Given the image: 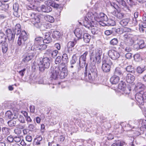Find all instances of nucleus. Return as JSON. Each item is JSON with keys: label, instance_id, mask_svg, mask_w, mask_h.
Here are the masks:
<instances>
[{"label": "nucleus", "instance_id": "1", "mask_svg": "<svg viewBox=\"0 0 146 146\" xmlns=\"http://www.w3.org/2000/svg\"><path fill=\"white\" fill-rule=\"evenodd\" d=\"M37 64L39 71L42 72H44L45 69H48L50 66V60L49 58L47 57L43 58L37 60Z\"/></svg>", "mask_w": 146, "mask_h": 146}, {"label": "nucleus", "instance_id": "2", "mask_svg": "<svg viewBox=\"0 0 146 146\" xmlns=\"http://www.w3.org/2000/svg\"><path fill=\"white\" fill-rule=\"evenodd\" d=\"M102 69L103 71L105 72H109L110 70L111 66L113 64L110 58L106 56L104 57L102 60Z\"/></svg>", "mask_w": 146, "mask_h": 146}, {"label": "nucleus", "instance_id": "3", "mask_svg": "<svg viewBox=\"0 0 146 146\" xmlns=\"http://www.w3.org/2000/svg\"><path fill=\"white\" fill-rule=\"evenodd\" d=\"M102 54V50L97 49L95 50V53L94 52L92 53L90 57V60L95 63L96 62L98 64H99L101 62Z\"/></svg>", "mask_w": 146, "mask_h": 146}, {"label": "nucleus", "instance_id": "4", "mask_svg": "<svg viewBox=\"0 0 146 146\" xmlns=\"http://www.w3.org/2000/svg\"><path fill=\"white\" fill-rule=\"evenodd\" d=\"M27 38L28 36L26 32L25 31H22L18 38L17 45L21 47L25 46Z\"/></svg>", "mask_w": 146, "mask_h": 146}, {"label": "nucleus", "instance_id": "5", "mask_svg": "<svg viewBox=\"0 0 146 146\" xmlns=\"http://www.w3.org/2000/svg\"><path fill=\"white\" fill-rule=\"evenodd\" d=\"M60 71L59 65L56 67H51L50 71V77L54 80L57 79L59 77Z\"/></svg>", "mask_w": 146, "mask_h": 146}, {"label": "nucleus", "instance_id": "6", "mask_svg": "<svg viewBox=\"0 0 146 146\" xmlns=\"http://www.w3.org/2000/svg\"><path fill=\"white\" fill-rule=\"evenodd\" d=\"M135 98L139 104L143 105L144 102H146V91L137 93L135 95Z\"/></svg>", "mask_w": 146, "mask_h": 146}, {"label": "nucleus", "instance_id": "7", "mask_svg": "<svg viewBox=\"0 0 146 146\" xmlns=\"http://www.w3.org/2000/svg\"><path fill=\"white\" fill-rule=\"evenodd\" d=\"M92 13H88L86 17H85L83 21V25L88 29H89L92 26H94L93 21H91V19L93 17L92 16Z\"/></svg>", "mask_w": 146, "mask_h": 146}, {"label": "nucleus", "instance_id": "8", "mask_svg": "<svg viewBox=\"0 0 146 146\" xmlns=\"http://www.w3.org/2000/svg\"><path fill=\"white\" fill-rule=\"evenodd\" d=\"M88 74V78L90 80H93L97 76V70L95 66H90Z\"/></svg>", "mask_w": 146, "mask_h": 146}, {"label": "nucleus", "instance_id": "9", "mask_svg": "<svg viewBox=\"0 0 146 146\" xmlns=\"http://www.w3.org/2000/svg\"><path fill=\"white\" fill-rule=\"evenodd\" d=\"M44 42L42 37H39L35 38L34 45L31 47V50H37L38 47H39Z\"/></svg>", "mask_w": 146, "mask_h": 146}, {"label": "nucleus", "instance_id": "10", "mask_svg": "<svg viewBox=\"0 0 146 146\" xmlns=\"http://www.w3.org/2000/svg\"><path fill=\"white\" fill-rule=\"evenodd\" d=\"M108 54L110 58L114 60H117L120 56L119 53L113 50H109Z\"/></svg>", "mask_w": 146, "mask_h": 146}, {"label": "nucleus", "instance_id": "11", "mask_svg": "<svg viewBox=\"0 0 146 146\" xmlns=\"http://www.w3.org/2000/svg\"><path fill=\"white\" fill-rule=\"evenodd\" d=\"M60 71L59 72V77L61 79H63L65 78L68 74V71L67 69L65 67V66H60Z\"/></svg>", "mask_w": 146, "mask_h": 146}, {"label": "nucleus", "instance_id": "12", "mask_svg": "<svg viewBox=\"0 0 146 146\" xmlns=\"http://www.w3.org/2000/svg\"><path fill=\"white\" fill-rule=\"evenodd\" d=\"M76 43V41H69L67 44V47L65 48L64 52L66 53H70L72 50L73 48Z\"/></svg>", "mask_w": 146, "mask_h": 146}, {"label": "nucleus", "instance_id": "13", "mask_svg": "<svg viewBox=\"0 0 146 146\" xmlns=\"http://www.w3.org/2000/svg\"><path fill=\"white\" fill-rule=\"evenodd\" d=\"M5 34L9 40H14L15 34L13 31L10 29H7L5 31Z\"/></svg>", "mask_w": 146, "mask_h": 146}, {"label": "nucleus", "instance_id": "14", "mask_svg": "<svg viewBox=\"0 0 146 146\" xmlns=\"http://www.w3.org/2000/svg\"><path fill=\"white\" fill-rule=\"evenodd\" d=\"M96 20L98 22H101L103 21H108V18L106 15L103 13H100L97 14Z\"/></svg>", "mask_w": 146, "mask_h": 146}, {"label": "nucleus", "instance_id": "15", "mask_svg": "<svg viewBox=\"0 0 146 146\" xmlns=\"http://www.w3.org/2000/svg\"><path fill=\"white\" fill-rule=\"evenodd\" d=\"M5 116L6 118L9 119H16L18 117V114L12 112L10 111H7L5 113Z\"/></svg>", "mask_w": 146, "mask_h": 146}, {"label": "nucleus", "instance_id": "16", "mask_svg": "<svg viewBox=\"0 0 146 146\" xmlns=\"http://www.w3.org/2000/svg\"><path fill=\"white\" fill-rule=\"evenodd\" d=\"M32 23L37 28H40L41 26L40 19L36 15L31 21Z\"/></svg>", "mask_w": 146, "mask_h": 146}, {"label": "nucleus", "instance_id": "17", "mask_svg": "<svg viewBox=\"0 0 146 146\" xmlns=\"http://www.w3.org/2000/svg\"><path fill=\"white\" fill-rule=\"evenodd\" d=\"M35 54L34 53H29L25 55L23 57L22 61L24 62H27L32 59L34 56Z\"/></svg>", "mask_w": 146, "mask_h": 146}, {"label": "nucleus", "instance_id": "18", "mask_svg": "<svg viewBox=\"0 0 146 146\" xmlns=\"http://www.w3.org/2000/svg\"><path fill=\"white\" fill-rule=\"evenodd\" d=\"M64 53L63 54L62 59L63 62L61 63L60 65V66H65V64L67 63L68 62V57L67 53H66L64 51Z\"/></svg>", "mask_w": 146, "mask_h": 146}, {"label": "nucleus", "instance_id": "19", "mask_svg": "<svg viewBox=\"0 0 146 146\" xmlns=\"http://www.w3.org/2000/svg\"><path fill=\"white\" fill-rule=\"evenodd\" d=\"M44 3L48 6H51L55 8H58L59 6L58 4H56L52 0H48L45 1L44 2Z\"/></svg>", "mask_w": 146, "mask_h": 146}, {"label": "nucleus", "instance_id": "20", "mask_svg": "<svg viewBox=\"0 0 146 146\" xmlns=\"http://www.w3.org/2000/svg\"><path fill=\"white\" fill-rule=\"evenodd\" d=\"M21 25L19 24H17L13 29V32L17 35L20 34L21 32Z\"/></svg>", "mask_w": 146, "mask_h": 146}, {"label": "nucleus", "instance_id": "21", "mask_svg": "<svg viewBox=\"0 0 146 146\" xmlns=\"http://www.w3.org/2000/svg\"><path fill=\"white\" fill-rule=\"evenodd\" d=\"M135 80V77L131 74H127L126 77V80L127 83L130 84L132 83Z\"/></svg>", "mask_w": 146, "mask_h": 146}, {"label": "nucleus", "instance_id": "22", "mask_svg": "<svg viewBox=\"0 0 146 146\" xmlns=\"http://www.w3.org/2000/svg\"><path fill=\"white\" fill-rule=\"evenodd\" d=\"M118 9V11H116L114 10L111 12L112 15L116 17L117 18L119 19H121L124 17V14L119 12Z\"/></svg>", "mask_w": 146, "mask_h": 146}, {"label": "nucleus", "instance_id": "23", "mask_svg": "<svg viewBox=\"0 0 146 146\" xmlns=\"http://www.w3.org/2000/svg\"><path fill=\"white\" fill-rule=\"evenodd\" d=\"M79 56L77 54H73L72 57V59L70 61L71 64H77L79 61Z\"/></svg>", "mask_w": 146, "mask_h": 146}, {"label": "nucleus", "instance_id": "24", "mask_svg": "<svg viewBox=\"0 0 146 146\" xmlns=\"http://www.w3.org/2000/svg\"><path fill=\"white\" fill-rule=\"evenodd\" d=\"M139 124L141 126L140 127L141 130H146V120L143 119H141L139 121Z\"/></svg>", "mask_w": 146, "mask_h": 146}, {"label": "nucleus", "instance_id": "25", "mask_svg": "<svg viewBox=\"0 0 146 146\" xmlns=\"http://www.w3.org/2000/svg\"><path fill=\"white\" fill-rule=\"evenodd\" d=\"M61 36L60 33L58 31H53L52 35L53 38L56 40H59Z\"/></svg>", "mask_w": 146, "mask_h": 146}, {"label": "nucleus", "instance_id": "26", "mask_svg": "<svg viewBox=\"0 0 146 146\" xmlns=\"http://www.w3.org/2000/svg\"><path fill=\"white\" fill-rule=\"evenodd\" d=\"M41 10L44 12L48 13L51 11H52V8L50 6H48L45 5H42L40 7Z\"/></svg>", "mask_w": 146, "mask_h": 146}, {"label": "nucleus", "instance_id": "27", "mask_svg": "<svg viewBox=\"0 0 146 146\" xmlns=\"http://www.w3.org/2000/svg\"><path fill=\"white\" fill-rule=\"evenodd\" d=\"M50 33H45L44 38L43 40L44 43H49L52 40V38L50 36Z\"/></svg>", "mask_w": 146, "mask_h": 146}, {"label": "nucleus", "instance_id": "28", "mask_svg": "<svg viewBox=\"0 0 146 146\" xmlns=\"http://www.w3.org/2000/svg\"><path fill=\"white\" fill-rule=\"evenodd\" d=\"M74 33L78 39H81L82 38V31L80 29L76 28L75 30Z\"/></svg>", "mask_w": 146, "mask_h": 146}, {"label": "nucleus", "instance_id": "29", "mask_svg": "<svg viewBox=\"0 0 146 146\" xmlns=\"http://www.w3.org/2000/svg\"><path fill=\"white\" fill-rule=\"evenodd\" d=\"M91 38V36L86 33H84L82 36L84 41L86 43H88L90 42Z\"/></svg>", "mask_w": 146, "mask_h": 146}, {"label": "nucleus", "instance_id": "30", "mask_svg": "<svg viewBox=\"0 0 146 146\" xmlns=\"http://www.w3.org/2000/svg\"><path fill=\"white\" fill-rule=\"evenodd\" d=\"M120 78L119 76L113 75L110 79V82L113 84H116L119 80Z\"/></svg>", "mask_w": 146, "mask_h": 146}, {"label": "nucleus", "instance_id": "31", "mask_svg": "<svg viewBox=\"0 0 146 146\" xmlns=\"http://www.w3.org/2000/svg\"><path fill=\"white\" fill-rule=\"evenodd\" d=\"M69 68L72 71L76 72H78V63L77 64H71L70 63V65L69 67Z\"/></svg>", "mask_w": 146, "mask_h": 146}, {"label": "nucleus", "instance_id": "32", "mask_svg": "<svg viewBox=\"0 0 146 146\" xmlns=\"http://www.w3.org/2000/svg\"><path fill=\"white\" fill-rule=\"evenodd\" d=\"M123 73L121 69L119 68H116L114 72V75L119 76L120 77H123Z\"/></svg>", "mask_w": 146, "mask_h": 146}, {"label": "nucleus", "instance_id": "33", "mask_svg": "<svg viewBox=\"0 0 146 146\" xmlns=\"http://www.w3.org/2000/svg\"><path fill=\"white\" fill-rule=\"evenodd\" d=\"M130 19L129 18H125L123 19L119 22L120 24L122 26L124 27L128 25L130 22Z\"/></svg>", "mask_w": 146, "mask_h": 146}, {"label": "nucleus", "instance_id": "34", "mask_svg": "<svg viewBox=\"0 0 146 146\" xmlns=\"http://www.w3.org/2000/svg\"><path fill=\"white\" fill-rule=\"evenodd\" d=\"M14 119H11L7 122V124L9 127H12L18 125L17 123V121L15 120Z\"/></svg>", "mask_w": 146, "mask_h": 146}, {"label": "nucleus", "instance_id": "35", "mask_svg": "<svg viewBox=\"0 0 146 146\" xmlns=\"http://www.w3.org/2000/svg\"><path fill=\"white\" fill-rule=\"evenodd\" d=\"M1 130L2 135H4L5 137L9 135L10 133V129L7 127H3L2 128Z\"/></svg>", "mask_w": 146, "mask_h": 146}, {"label": "nucleus", "instance_id": "36", "mask_svg": "<svg viewBox=\"0 0 146 146\" xmlns=\"http://www.w3.org/2000/svg\"><path fill=\"white\" fill-rule=\"evenodd\" d=\"M126 144V143L122 141L117 140L116 142L112 144L111 146H123Z\"/></svg>", "mask_w": 146, "mask_h": 146}, {"label": "nucleus", "instance_id": "37", "mask_svg": "<svg viewBox=\"0 0 146 146\" xmlns=\"http://www.w3.org/2000/svg\"><path fill=\"white\" fill-rule=\"evenodd\" d=\"M125 69L127 72L132 74H135L136 73L134 69L131 65L127 66L125 68Z\"/></svg>", "mask_w": 146, "mask_h": 146}, {"label": "nucleus", "instance_id": "38", "mask_svg": "<svg viewBox=\"0 0 146 146\" xmlns=\"http://www.w3.org/2000/svg\"><path fill=\"white\" fill-rule=\"evenodd\" d=\"M7 38L5 35L3 33H0V43H2L6 42Z\"/></svg>", "mask_w": 146, "mask_h": 146}, {"label": "nucleus", "instance_id": "39", "mask_svg": "<svg viewBox=\"0 0 146 146\" xmlns=\"http://www.w3.org/2000/svg\"><path fill=\"white\" fill-rule=\"evenodd\" d=\"M1 44H2V49L3 52L4 53H5L8 50V44L6 42Z\"/></svg>", "mask_w": 146, "mask_h": 146}, {"label": "nucleus", "instance_id": "40", "mask_svg": "<svg viewBox=\"0 0 146 146\" xmlns=\"http://www.w3.org/2000/svg\"><path fill=\"white\" fill-rule=\"evenodd\" d=\"M146 70L145 66H139L137 68V72L139 74H142Z\"/></svg>", "mask_w": 146, "mask_h": 146}, {"label": "nucleus", "instance_id": "41", "mask_svg": "<svg viewBox=\"0 0 146 146\" xmlns=\"http://www.w3.org/2000/svg\"><path fill=\"white\" fill-rule=\"evenodd\" d=\"M138 46L140 49L145 48H146V44L143 40L139 41L138 43Z\"/></svg>", "mask_w": 146, "mask_h": 146}, {"label": "nucleus", "instance_id": "42", "mask_svg": "<svg viewBox=\"0 0 146 146\" xmlns=\"http://www.w3.org/2000/svg\"><path fill=\"white\" fill-rule=\"evenodd\" d=\"M78 64L80 67L83 68L86 64V60L79 58Z\"/></svg>", "mask_w": 146, "mask_h": 146}, {"label": "nucleus", "instance_id": "43", "mask_svg": "<svg viewBox=\"0 0 146 146\" xmlns=\"http://www.w3.org/2000/svg\"><path fill=\"white\" fill-rule=\"evenodd\" d=\"M112 22V23H108L107 21H105L106 23H104L103 22H102V21L100 22H101L100 24L102 26H113L115 24L114 21L113 20H110Z\"/></svg>", "mask_w": 146, "mask_h": 146}, {"label": "nucleus", "instance_id": "44", "mask_svg": "<svg viewBox=\"0 0 146 146\" xmlns=\"http://www.w3.org/2000/svg\"><path fill=\"white\" fill-rule=\"evenodd\" d=\"M91 28V31L92 34L93 35L97 34L98 33L99 31L97 27L92 26L90 27L89 29Z\"/></svg>", "mask_w": 146, "mask_h": 146}, {"label": "nucleus", "instance_id": "45", "mask_svg": "<svg viewBox=\"0 0 146 146\" xmlns=\"http://www.w3.org/2000/svg\"><path fill=\"white\" fill-rule=\"evenodd\" d=\"M126 87V84L123 82H121L119 83L118 86L119 89L123 91Z\"/></svg>", "mask_w": 146, "mask_h": 146}, {"label": "nucleus", "instance_id": "46", "mask_svg": "<svg viewBox=\"0 0 146 146\" xmlns=\"http://www.w3.org/2000/svg\"><path fill=\"white\" fill-rule=\"evenodd\" d=\"M116 1L121 6V7L122 8H123L124 7L126 6V3L123 0H116Z\"/></svg>", "mask_w": 146, "mask_h": 146}, {"label": "nucleus", "instance_id": "47", "mask_svg": "<svg viewBox=\"0 0 146 146\" xmlns=\"http://www.w3.org/2000/svg\"><path fill=\"white\" fill-rule=\"evenodd\" d=\"M118 42V40L116 38H114L111 40L110 42L111 45L114 46L116 45Z\"/></svg>", "mask_w": 146, "mask_h": 146}, {"label": "nucleus", "instance_id": "48", "mask_svg": "<svg viewBox=\"0 0 146 146\" xmlns=\"http://www.w3.org/2000/svg\"><path fill=\"white\" fill-rule=\"evenodd\" d=\"M46 17L47 21L50 23H53L54 21V19L53 17L50 15H48L46 16Z\"/></svg>", "mask_w": 146, "mask_h": 146}, {"label": "nucleus", "instance_id": "49", "mask_svg": "<svg viewBox=\"0 0 146 146\" xmlns=\"http://www.w3.org/2000/svg\"><path fill=\"white\" fill-rule=\"evenodd\" d=\"M143 84L141 82H137L135 84V89L136 90L140 89L143 87Z\"/></svg>", "mask_w": 146, "mask_h": 146}, {"label": "nucleus", "instance_id": "50", "mask_svg": "<svg viewBox=\"0 0 146 146\" xmlns=\"http://www.w3.org/2000/svg\"><path fill=\"white\" fill-rule=\"evenodd\" d=\"M143 20L144 22L142 25V27L144 28H146V13H145L143 14Z\"/></svg>", "mask_w": 146, "mask_h": 146}, {"label": "nucleus", "instance_id": "51", "mask_svg": "<svg viewBox=\"0 0 146 146\" xmlns=\"http://www.w3.org/2000/svg\"><path fill=\"white\" fill-rule=\"evenodd\" d=\"M88 54V51H86L82 54L80 57H79V58L86 60V56Z\"/></svg>", "mask_w": 146, "mask_h": 146}, {"label": "nucleus", "instance_id": "52", "mask_svg": "<svg viewBox=\"0 0 146 146\" xmlns=\"http://www.w3.org/2000/svg\"><path fill=\"white\" fill-rule=\"evenodd\" d=\"M42 140V138L40 136L38 137L35 139V141L36 145H39L41 143V141Z\"/></svg>", "mask_w": 146, "mask_h": 146}, {"label": "nucleus", "instance_id": "53", "mask_svg": "<svg viewBox=\"0 0 146 146\" xmlns=\"http://www.w3.org/2000/svg\"><path fill=\"white\" fill-rule=\"evenodd\" d=\"M61 61V57L60 56H58L56 58L55 63L56 64H59Z\"/></svg>", "mask_w": 146, "mask_h": 146}, {"label": "nucleus", "instance_id": "54", "mask_svg": "<svg viewBox=\"0 0 146 146\" xmlns=\"http://www.w3.org/2000/svg\"><path fill=\"white\" fill-rule=\"evenodd\" d=\"M18 120L21 123H25V120L24 117L22 115H20L18 118Z\"/></svg>", "mask_w": 146, "mask_h": 146}, {"label": "nucleus", "instance_id": "55", "mask_svg": "<svg viewBox=\"0 0 146 146\" xmlns=\"http://www.w3.org/2000/svg\"><path fill=\"white\" fill-rule=\"evenodd\" d=\"M47 48V45L45 44L42 43V44L40 45L39 47H38L37 50H42L45 49Z\"/></svg>", "mask_w": 146, "mask_h": 146}, {"label": "nucleus", "instance_id": "56", "mask_svg": "<svg viewBox=\"0 0 146 146\" xmlns=\"http://www.w3.org/2000/svg\"><path fill=\"white\" fill-rule=\"evenodd\" d=\"M15 133L17 135H20L22 133V131L19 128H16L14 130Z\"/></svg>", "mask_w": 146, "mask_h": 146}, {"label": "nucleus", "instance_id": "57", "mask_svg": "<svg viewBox=\"0 0 146 146\" xmlns=\"http://www.w3.org/2000/svg\"><path fill=\"white\" fill-rule=\"evenodd\" d=\"M131 91V89L129 87H126L125 89L123 90L124 93L125 94H128L130 93Z\"/></svg>", "mask_w": 146, "mask_h": 146}, {"label": "nucleus", "instance_id": "58", "mask_svg": "<svg viewBox=\"0 0 146 146\" xmlns=\"http://www.w3.org/2000/svg\"><path fill=\"white\" fill-rule=\"evenodd\" d=\"M13 9L14 11H18L19 9V5L17 3H15L13 5Z\"/></svg>", "mask_w": 146, "mask_h": 146}, {"label": "nucleus", "instance_id": "59", "mask_svg": "<svg viewBox=\"0 0 146 146\" xmlns=\"http://www.w3.org/2000/svg\"><path fill=\"white\" fill-rule=\"evenodd\" d=\"M130 24H131L132 26H135L137 24V21L136 19L133 18V19L131 23H130Z\"/></svg>", "mask_w": 146, "mask_h": 146}, {"label": "nucleus", "instance_id": "60", "mask_svg": "<svg viewBox=\"0 0 146 146\" xmlns=\"http://www.w3.org/2000/svg\"><path fill=\"white\" fill-rule=\"evenodd\" d=\"M7 140L8 142L12 143L14 141V137H13L12 136L10 135L7 137Z\"/></svg>", "mask_w": 146, "mask_h": 146}, {"label": "nucleus", "instance_id": "61", "mask_svg": "<svg viewBox=\"0 0 146 146\" xmlns=\"http://www.w3.org/2000/svg\"><path fill=\"white\" fill-rule=\"evenodd\" d=\"M21 140V137L20 136L15 137H14V141L16 142L15 143L20 142Z\"/></svg>", "mask_w": 146, "mask_h": 146}, {"label": "nucleus", "instance_id": "62", "mask_svg": "<svg viewBox=\"0 0 146 146\" xmlns=\"http://www.w3.org/2000/svg\"><path fill=\"white\" fill-rule=\"evenodd\" d=\"M111 6L112 7H113L116 10V11H118V9H119V7L117 4L114 3H111Z\"/></svg>", "mask_w": 146, "mask_h": 146}, {"label": "nucleus", "instance_id": "63", "mask_svg": "<svg viewBox=\"0 0 146 146\" xmlns=\"http://www.w3.org/2000/svg\"><path fill=\"white\" fill-rule=\"evenodd\" d=\"M111 6L112 7H113L116 10V11H118V9H119V7L117 4L114 3H111Z\"/></svg>", "mask_w": 146, "mask_h": 146}, {"label": "nucleus", "instance_id": "64", "mask_svg": "<svg viewBox=\"0 0 146 146\" xmlns=\"http://www.w3.org/2000/svg\"><path fill=\"white\" fill-rule=\"evenodd\" d=\"M58 52V50H53L51 53V56L53 58H54L57 56Z\"/></svg>", "mask_w": 146, "mask_h": 146}]
</instances>
